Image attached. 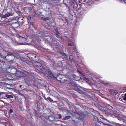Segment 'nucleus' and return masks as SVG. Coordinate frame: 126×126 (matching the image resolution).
<instances>
[{
  "instance_id": "nucleus-14",
  "label": "nucleus",
  "mask_w": 126,
  "mask_h": 126,
  "mask_svg": "<svg viewBox=\"0 0 126 126\" xmlns=\"http://www.w3.org/2000/svg\"><path fill=\"white\" fill-rule=\"evenodd\" d=\"M93 3V1L91 0H88V1L86 2L85 3L87 5H91Z\"/></svg>"
},
{
  "instance_id": "nucleus-31",
  "label": "nucleus",
  "mask_w": 126,
  "mask_h": 126,
  "mask_svg": "<svg viewBox=\"0 0 126 126\" xmlns=\"http://www.w3.org/2000/svg\"><path fill=\"white\" fill-rule=\"evenodd\" d=\"M58 115L59 116V119H61L62 117V115L61 114H59Z\"/></svg>"
},
{
  "instance_id": "nucleus-13",
  "label": "nucleus",
  "mask_w": 126,
  "mask_h": 126,
  "mask_svg": "<svg viewBox=\"0 0 126 126\" xmlns=\"http://www.w3.org/2000/svg\"><path fill=\"white\" fill-rule=\"evenodd\" d=\"M56 37L58 38H60L61 37V36L60 34L58 32V30H56Z\"/></svg>"
},
{
  "instance_id": "nucleus-24",
  "label": "nucleus",
  "mask_w": 126,
  "mask_h": 126,
  "mask_svg": "<svg viewBox=\"0 0 126 126\" xmlns=\"http://www.w3.org/2000/svg\"><path fill=\"white\" fill-rule=\"evenodd\" d=\"M124 100H126V93L125 94L124 96H123Z\"/></svg>"
},
{
  "instance_id": "nucleus-15",
  "label": "nucleus",
  "mask_w": 126,
  "mask_h": 126,
  "mask_svg": "<svg viewBox=\"0 0 126 126\" xmlns=\"http://www.w3.org/2000/svg\"><path fill=\"white\" fill-rule=\"evenodd\" d=\"M111 93L112 94L114 95H116L118 93L117 91L113 90H111Z\"/></svg>"
},
{
  "instance_id": "nucleus-27",
  "label": "nucleus",
  "mask_w": 126,
  "mask_h": 126,
  "mask_svg": "<svg viewBox=\"0 0 126 126\" xmlns=\"http://www.w3.org/2000/svg\"><path fill=\"white\" fill-rule=\"evenodd\" d=\"M100 117L102 119H103L104 120H107V119H106L104 118L103 116H102V115H100Z\"/></svg>"
},
{
  "instance_id": "nucleus-16",
  "label": "nucleus",
  "mask_w": 126,
  "mask_h": 126,
  "mask_svg": "<svg viewBox=\"0 0 126 126\" xmlns=\"http://www.w3.org/2000/svg\"><path fill=\"white\" fill-rule=\"evenodd\" d=\"M100 122H101L100 124L101 126H110L109 124H105L100 121Z\"/></svg>"
},
{
  "instance_id": "nucleus-37",
  "label": "nucleus",
  "mask_w": 126,
  "mask_h": 126,
  "mask_svg": "<svg viewBox=\"0 0 126 126\" xmlns=\"http://www.w3.org/2000/svg\"><path fill=\"white\" fill-rule=\"evenodd\" d=\"M65 20L66 22H67V19H65Z\"/></svg>"
},
{
  "instance_id": "nucleus-46",
  "label": "nucleus",
  "mask_w": 126,
  "mask_h": 126,
  "mask_svg": "<svg viewBox=\"0 0 126 126\" xmlns=\"http://www.w3.org/2000/svg\"><path fill=\"white\" fill-rule=\"evenodd\" d=\"M11 126H12V125H11Z\"/></svg>"
},
{
  "instance_id": "nucleus-41",
  "label": "nucleus",
  "mask_w": 126,
  "mask_h": 126,
  "mask_svg": "<svg viewBox=\"0 0 126 126\" xmlns=\"http://www.w3.org/2000/svg\"><path fill=\"white\" fill-rule=\"evenodd\" d=\"M79 3H81V2H80V1H79Z\"/></svg>"
},
{
  "instance_id": "nucleus-18",
  "label": "nucleus",
  "mask_w": 126,
  "mask_h": 126,
  "mask_svg": "<svg viewBox=\"0 0 126 126\" xmlns=\"http://www.w3.org/2000/svg\"><path fill=\"white\" fill-rule=\"evenodd\" d=\"M62 55L64 56V57L65 59H67L68 57V55L64 53H63Z\"/></svg>"
},
{
  "instance_id": "nucleus-25",
  "label": "nucleus",
  "mask_w": 126,
  "mask_h": 126,
  "mask_svg": "<svg viewBox=\"0 0 126 126\" xmlns=\"http://www.w3.org/2000/svg\"><path fill=\"white\" fill-rule=\"evenodd\" d=\"M8 112L9 113H11L13 112V110L11 109H8Z\"/></svg>"
},
{
  "instance_id": "nucleus-30",
  "label": "nucleus",
  "mask_w": 126,
  "mask_h": 126,
  "mask_svg": "<svg viewBox=\"0 0 126 126\" xmlns=\"http://www.w3.org/2000/svg\"><path fill=\"white\" fill-rule=\"evenodd\" d=\"M117 118L119 120H121L122 119V118H121V117H119V116H118L117 117Z\"/></svg>"
},
{
  "instance_id": "nucleus-22",
  "label": "nucleus",
  "mask_w": 126,
  "mask_h": 126,
  "mask_svg": "<svg viewBox=\"0 0 126 126\" xmlns=\"http://www.w3.org/2000/svg\"><path fill=\"white\" fill-rule=\"evenodd\" d=\"M7 108L8 109H9V108H12V106L11 105H9V104H7Z\"/></svg>"
},
{
  "instance_id": "nucleus-26",
  "label": "nucleus",
  "mask_w": 126,
  "mask_h": 126,
  "mask_svg": "<svg viewBox=\"0 0 126 126\" xmlns=\"http://www.w3.org/2000/svg\"><path fill=\"white\" fill-rule=\"evenodd\" d=\"M102 83L104 84L107 85L108 84V83L107 81H102Z\"/></svg>"
},
{
  "instance_id": "nucleus-7",
  "label": "nucleus",
  "mask_w": 126,
  "mask_h": 126,
  "mask_svg": "<svg viewBox=\"0 0 126 126\" xmlns=\"http://www.w3.org/2000/svg\"><path fill=\"white\" fill-rule=\"evenodd\" d=\"M27 57L29 59H33L36 57V54L32 53H29L27 54Z\"/></svg>"
},
{
  "instance_id": "nucleus-6",
  "label": "nucleus",
  "mask_w": 126,
  "mask_h": 126,
  "mask_svg": "<svg viewBox=\"0 0 126 126\" xmlns=\"http://www.w3.org/2000/svg\"><path fill=\"white\" fill-rule=\"evenodd\" d=\"M12 70L15 72V73L14 74L16 75L17 77H20L21 76V71H18L15 69H13Z\"/></svg>"
},
{
  "instance_id": "nucleus-40",
  "label": "nucleus",
  "mask_w": 126,
  "mask_h": 126,
  "mask_svg": "<svg viewBox=\"0 0 126 126\" xmlns=\"http://www.w3.org/2000/svg\"><path fill=\"white\" fill-rule=\"evenodd\" d=\"M47 19H46V20H47L48 19V18H47Z\"/></svg>"
},
{
  "instance_id": "nucleus-1",
  "label": "nucleus",
  "mask_w": 126,
  "mask_h": 126,
  "mask_svg": "<svg viewBox=\"0 0 126 126\" xmlns=\"http://www.w3.org/2000/svg\"><path fill=\"white\" fill-rule=\"evenodd\" d=\"M57 79L60 81L63 85L67 86H68V83H69L73 87L75 88L77 86V84L75 83L74 81H72L71 79L66 76L59 74L57 76Z\"/></svg>"
},
{
  "instance_id": "nucleus-34",
  "label": "nucleus",
  "mask_w": 126,
  "mask_h": 126,
  "mask_svg": "<svg viewBox=\"0 0 126 126\" xmlns=\"http://www.w3.org/2000/svg\"><path fill=\"white\" fill-rule=\"evenodd\" d=\"M44 99L45 100H47V98L46 97H44Z\"/></svg>"
},
{
  "instance_id": "nucleus-39",
  "label": "nucleus",
  "mask_w": 126,
  "mask_h": 126,
  "mask_svg": "<svg viewBox=\"0 0 126 126\" xmlns=\"http://www.w3.org/2000/svg\"><path fill=\"white\" fill-rule=\"evenodd\" d=\"M74 51L75 52H76V53H77V52H76V51H75V49H74Z\"/></svg>"
},
{
  "instance_id": "nucleus-5",
  "label": "nucleus",
  "mask_w": 126,
  "mask_h": 126,
  "mask_svg": "<svg viewBox=\"0 0 126 126\" xmlns=\"http://www.w3.org/2000/svg\"><path fill=\"white\" fill-rule=\"evenodd\" d=\"M69 5L71 7L75 8L77 7L78 6L77 2L75 0H70Z\"/></svg>"
},
{
  "instance_id": "nucleus-4",
  "label": "nucleus",
  "mask_w": 126,
  "mask_h": 126,
  "mask_svg": "<svg viewBox=\"0 0 126 126\" xmlns=\"http://www.w3.org/2000/svg\"><path fill=\"white\" fill-rule=\"evenodd\" d=\"M112 107L109 105H108L104 106L103 108V110L105 112L106 114L107 115L115 114H114L113 111L112 110Z\"/></svg>"
},
{
  "instance_id": "nucleus-45",
  "label": "nucleus",
  "mask_w": 126,
  "mask_h": 126,
  "mask_svg": "<svg viewBox=\"0 0 126 126\" xmlns=\"http://www.w3.org/2000/svg\"><path fill=\"white\" fill-rule=\"evenodd\" d=\"M80 76H81V75H79Z\"/></svg>"
},
{
  "instance_id": "nucleus-3",
  "label": "nucleus",
  "mask_w": 126,
  "mask_h": 126,
  "mask_svg": "<svg viewBox=\"0 0 126 126\" xmlns=\"http://www.w3.org/2000/svg\"><path fill=\"white\" fill-rule=\"evenodd\" d=\"M16 43L17 44H22L23 43H25L26 41V39L25 37L18 35L16 36Z\"/></svg>"
},
{
  "instance_id": "nucleus-32",
  "label": "nucleus",
  "mask_w": 126,
  "mask_h": 126,
  "mask_svg": "<svg viewBox=\"0 0 126 126\" xmlns=\"http://www.w3.org/2000/svg\"><path fill=\"white\" fill-rule=\"evenodd\" d=\"M0 61V62L1 63H2L3 64V65H4V62L3 61Z\"/></svg>"
},
{
  "instance_id": "nucleus-17",
  "label": "nucleus",
  "mask_w": 126,
  "mask_h": 126,
  "mask_svg": "<svg viewBox=\"0 0 126 126\" xmlns=\"http://www.w3.org/2000/svg\"><path fill=\"white\" fill-rule=\"evenodd\" d=\"M5 103L2 101L0 100V108L2 107Z\"/></svg>"
},
{
  "instance_id": "nucleus-21",
  "label": "nucleus",
  "mask_w": 126,
  "mask_h": 126,
  "mask_svg": "<svg viewBox=\"0 0 126 126\" xmlns=\"http://www.w3.org/2000/svg\"><path fill=\"white\" fill-rule=\"evenodd\" d=\"M47 101H49L50 102H52L53 101V100L49 97H47Z\"/></svg>"
},
{
  "instance_id": "nucleus-12",
  "label": "nucleus",
  "mask_w": 126,
  "mask_h": 126,
  "mask_svg": "<svg viewBox=\"0 0 126 126\" xmlns=\"http://www.w3.org/2000/svg\"><path fill=\"white\" fill-rule=\"evenodd\" d=\"M80 11H79V12L80 13V14L82 15L84 14V12L85 10L84 9L82 8H81L80 9Z\"/></svg>"
},
{
  "instance_id": "nucleus-19",
  "label": "nucleus",
  "mask_w": 126,
  "mask_h": 126,
  "mask_svg": "<svg viewBox=\"0 0 126 126\" xmlns=\"http://www.w3.org/2000/svg\"><path fill=\"white\" fill-rule=\"evenodd\" d=\"M70 117H71L70 116H66L63 119V120H67L69 119Z\"/></svg>"
},
{
  "instance_id": "nucleus-2",
  "label": "nucleus",
  "mask_w": 126,
  "mask_h": 126,
  "mask_svg": "<svg viewBox=\"0 0 126 126\" xmlns=\"http://www.w3.org/2000/svg\"><path fill=\"white\" fill-rule=\"evenodd\" d=\"M37 65L38 68L43 72L45 74L48 75L51 78H54V76L51 71L50 70H47L43 68L41 64L39 63H37Z\"/></svg>"
},
{
  "instance_id": "nucleus-11",
  "label": "nucleus",
  "mask_w": 126,
  "mask_h": 126,
  "mask_svg": "<svg viewBox=\"0 0 126 126\" xmlns=\"http://www.w3.org/2000/svg\"><path fill=\"white\" fill-rule=\"evenodd\" d=\"M74 42L72 40H70L68 41V45L69 46H74Z\"/></svg>"
},
{
  "instance_id": "nucleus-10",
  "label": "nucleus",
  "mask_w": 126,
  "mask_h": 126,
  "mask_svg": "<svg viewBox=\"0 0 126 126\" xmlns=\"http://www.w3.org/2000/svg\"><path fill=\"white\" fill-rule=\"evenodd\" d=\"M11 13H8L5 15L3 16L2 17L3 18H6L8 17L11 15Z\"/></svg>"
},
{
  "instance_id": "nucleus-38",
  "label": "nucleus",
  "mask_w": 126,
  "mask_h": 126,
  "mask_svg": "<svg viewBox=\"0 0 126 126\" xmlns=\"http://www.w3.org/2000/svg\"><path fill=\"white\" fill-rule=\"evenodd\" d=\"M95 0V1H98L99 0Z\"/></svg>"
},
{
  "instance_id": "nucleus-44",
  "label": "nucleus",
  "mask_w": 126,
  "mask_h": 126,
  "mask_svg": "<svg viewBox=\"0 0 126 126\" xmlns=\"http://www.w3.org/2000/svg\"><path fill=\"white\" fill-rule=\"evenodd\" d=\"M106 120L108 121H108H107V120Z\"/></svg>"
},
{
  "instance_id": "nucleus-29",
  "label": "nucleus",
  "mask_w": 126,
  "mask_h": 126,
  "mask_svg": "<svg viewBox=\"0 0 126 126\" xmlns=\"http://www.w3.org/2000/svg\"><path fill=\"white\" fill-rule=\"evenodd\" d=\"M13 55V54L11 53H10L9 54H7V56H5V58H6L7 56H12V55Z\"/></svg>"
},
{
  "instance_id": "nucleus-23",
  "label": "nucleus",
  "mask_w": 126,
  "mask_h": 126,
  "mask_svg": "<svg viewBox=\"0 0 126 126\" xmlns=\"http://www.w3.org/2000/svg\"><path fill=\"white\" fill-rule=\"evenodd\" d=\"M93 117L95 119V121L98 122V120L97 117L94 116H93Z\"/></svg>"
},
{
  "instance_id": "nucleus-28",
  "label": "nucleus",
  "mask_w": 126,
  "mask_h": 126,
  "mask_svg": "<svg viewBox=\"0 0 126 126\" xmlns=\"http://www.w3.org/2000/svg\"><path fill=\"white\" fill-rule=\"evenodd\" d=\"M69 58L70 60H72L73 59V57L72 55H71L69 56Z\"/></svg>"
},
{
  "instance_id": "nucleus-9",
  "label": "nucleus",
  "mask_w": 126,
  "mask_h": 126,
  "mask_svg": "<svg viewBox=\"0 0 126 126\" xmlns=\"http://www.w3.org/2000/svg\"><path fill=\"white\" fill-rule=\"evenodd\" d=\"M75 115L79 116V117H78L77 118H80V117L81 118H83L84 117V113L83 112H81L80 114H79L76 113V114Z\"/></svg>"
},
{
  "instance_id": "nucleus-35",
  "label": "nucleus",
  "mask_w": 126,
  "mask_h": 126,
  "mask_svg": "<svg viewBox=\"0 0 126 126\" xmlns=\"http://www.w3.org/2000/svg\"><path fill=\"white\" fill-rule=\"evenodd\" d=\"M79 71V73L81 74H82V72H81L80 71Z\"/></svg>"
},
{
  "instance_id": "nucleus-33",
  "label": "nucleus",
  "mask_w": 126,
  "mask_h": 126,
  "mask_svg": "<svg viewBox=\"0 0 126 126\" xmlns=\"http://www.w3.org/2000/svg\"><path fill=\"white\" fill-rule=\"evenodd\" d=\"M123 89L125 90H126V87H125L123 88Z\"/></svg>"
},
{
  "instance_id": "nucleus-42",
  "label": "nucleus",
  "mask_w": 126,
  "mask_h": 126,
  "mask_svg": "<svg viewBox=\"0 0 126 126\" xmlns=\"http://www.w3.org/2000/svg\"><path fill=\"white\" fill-rule=\"evenodd\" d=\"M30 20H31V17H30Z\"/></svg>"
},
{
  "instance_id": "nucleus-20",
  "label": "nucleus",
  "mask_w": 126,
  "mask_h": 126,
  "mask_svg": "<svg viewBox=\"0 0 126 126\" xmlns=\"http://www.w3.org/2000/svg\"><path fill=\"white\" fill-rule=\"evenodd\" d=\"M5 96L7 98H12L13 96L12 95H9L7 94H6L5 95Z\"/></svg>"
},
{
  "instance_id": "nucleus-36",
  "label": "nucleus",
  "mask_w": 126,
  "mask_h": 126,
  "mask_svg": "<svg viewBox=\"0 0 126 126\" xmlns=\"http://www.w3.org/2000/svg\"><path fill=\"white\" fill-rule=\"evenodd\" d=\"M86 1H87V0H84L83 2H86Z\"/></svg>"
},
{
  "instance_id": "nucleus-43",
  "label": "nucleus",
  "mask_w": 126,
  "mask_h": 126,
  "mask_svg": "<svg viewBox=\"0 0 126 126\" xmlns=\"http://www.w3.org/2000/svg\"><path fill=\"white\" fill-rule=\"evenodd\" d=\"M1 54L0 53V56L1 55Z\"/></svg>"
},
{
  "instance_id": "nucleus-8",
  "label": "nucleus",
  "mask_w": 126,
  "mask_h": 126,
  "mask_svg": "<svg viewBox=\"0 0 126 126\" xmlns=\"http://www.w3.org/2000/svg\"><path fill=\"white\" fill-rule=\"evenodd\" d=\"M46 118L47 119H48L50 122L53 121L54 119V117L52 116H47L46 117Z\"/></svg>"
}]
</instances>
